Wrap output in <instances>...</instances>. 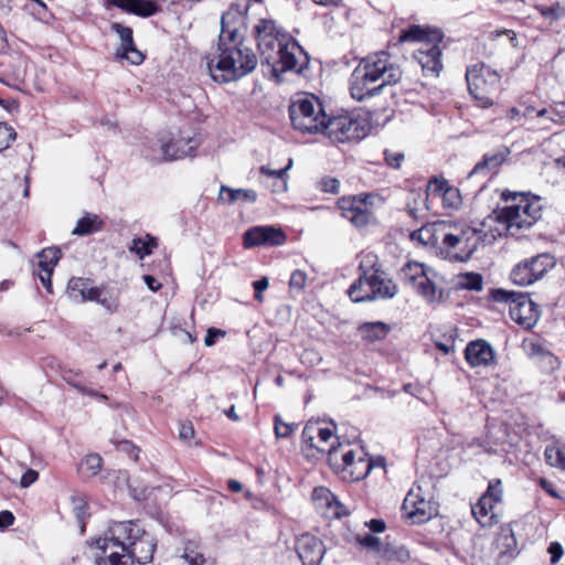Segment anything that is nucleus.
I'll list each match as a JSON object with an SVG mask.
<instances>
[{
  "mask_svg": "<svg viewBox=\"0 0 565 565\" xmlns=\"http://www.w3.org/2000/svg\"><path fill=\"white\" fill-rule=\"evenodd\" d=\"M239 11L228 10L221 18L218 43L206 56V67L214 82L230 83L255 70L258 60L254 51L244 43L238 26L232 22Z\"/></svg>",
  "mask_w": 565,
  "mask_h": 565,
  "instance_id": "obj_1",
  "label": "nucleus"
},
{
  "mask_svg": "<svg viewBox=\"0 0 565 565\" xmlns=\"http://www.w3.org/2000/svg\"><path fill=\"white\" fill-rule=\"evenodd\" d=\"M254 35L262 63L267 64L275 76L287 71L301 72L303 50L276 21L260 19L254 26Z\"/></svg>",
  "mask_w": 565,
  "mask_h": 565,
  "instance_id": "obj_2",
  "label": "nucleus"
},
{
  "mask_svg": "<svg viewBox=\"0 0 565 565\" xmlns=\"http://www.w3.org/2000/svg\"><path fill=\"white\" fill-rule=\"evenodd\" d=\"M441 236V244L448 256L457 262H467L484 242L487 234L479 227L467 223H437L422 226L411 234L413 239H420L425 244L435 243Z\"/></svg>",
  "mask_w": 565,
  "mask_h": 565,
  "instance_id": "obj_3",
  "label": "nucleus"
},
{
  "mask_svg": "<svg viewBox=\"0 0 565 565\" xmlns=\"http://www.w3.org/2000/svg\"><path fill=\"white\" fill-rule=\"evenodd\" d=\"M402 71L387 52L381 51L362 58L350 77L351 96L362 102L377 95L384 86L396 84Z\"/></svg>",
  "mask_w": 565,
  "mask_h": 565,
  "instance_id": "obj_4",
  "label": "nucleus"
},
{
  "mask_svg": "<svg viewBox=\"0 0 565 565\" xmlns=\"http://www.w3.org/2000/svg\"><path fill=\"white\" fill-rule=\"evenodd\" d=\"M359 278L350 286L348 295L354 302L392 299L397 286L381 268L373 253L364 254L359 264Z\"/></svg>",
  "mask_w": 565,
  "mask_h": 565,
  "instance_id": "obj_5",
  "label": "nucleus"
},
{
  "mask_svg": "<svg viewBox=\"0 0 565 565\" xmlns=\"http://www.w3.org/2000/svg\"><path fill=\"white\" fill-rule=\"evenodd\" d=\"M512 201L498 218L505 224L511 235H516L519 231L530 228L541 218L542 203L539 196L525 193H515Z\"/></svg>",
  "mask_w": 565,
  "mask_h": 565,
  "instance_id": "obj_6",
  "label": "nucleus"
},
{
  "mask_svg": "<svg viewBox=\"0 0 565 565\" xmlns=\"http://www.w3.org/2000/svg\"><path fill=\"white\" fill-rule=\"evenodd\" d=\"M468 89L482 108L493 105L501 88V75L484 63L471 65L466 71Z\"/></svg>",
  "mask_w": 565,
  "mask_h": 565,
  "instance_id": "obj_7",
  "label": "nucleus"
},
{
  "mask_svg": "<svg viewBox=\"0 0 565 565\" xmlns=\"http://www.w3.org/2000/svg\"><path fill=\"white\" fill-rule=\"evenodd\" d=\"M126 529L117 525V522L109 526L102 537L96 539L93 544L97 552L95 554L96 565H134L124 539Z\"/></svg>",
  "mask_w": 565,
  "mask_h": 565,
  "instance_id": "obj_8",
  "label": "nucleus"
},
{
  "mask_svg": "<svg viewBox=\"0 0 565 565\" xmlns=\"http://www.w3.org/2000/svg\"><path fill=\"white\" fill-rule=\"evenodd\" d=\"M289 117L295 129L307 134H321L327 115L313 96H302L289 106Z\"/></svg>",
  "mask_w": 565,
  "mask_h": 565,
  "instance_id": "obj_9",
  "label": "nucleus"
},
{
  "mask_svg": "<svg viewBox=\"0 0 565 565\" xmlns=\"http://www.w3.org/2000/svg\"><path fill=\"white\" fill-rule=\"evenodd\" d=\"M342 445L339 444L335 450H330L328 458L333 471L341 475V478L350 481L364 479L372 469L371 460L362 448L348 449L340 454Z\"/></svg>",
  "mask_w": 565,
  "mask_h": 565,
  "instance_id": "obj_10",
  "label": "nucleus"
},
{
  "mask_svg": "<svg viewBox=\"0 0 565 565\" xmlns=\"http://www.w3.org/2000/svg\"><path fill=\"white\" fill-rule=\"evenodd\" d=\"M491 298L497 302L509 303L511 319L524 329H531L537 323L540 310L527 295L504 289H493L491 290Z\"/></svg>",
  "mask_w": 565,
  "mask_h": 565,
  "instance_id": "obj_11",
  "label": "nucleus"
},
{
  "mask_svg": "<svg viewBox=\"0 0 565 565\" xmlns=\"http://www.w3.org/2000/svg\"><path fill=\"white\" fill-rule=\"evenodd\" d=\"M321 134L332 142L360 140L366 136V125L350 114L327 117Z\"/></svg>",
  "mask_w": 565,
  "mask_h": 565,
  "instance_id": "obj_12",
  "label": "nucleus"
},
{
  "mask_svg": "<svg viewBox=\"0 0 565 565\" xmlns=\"http://www.w3.org/2000/svg\"><path fill=\"white\" fill-rule=\"evenodd\" d=\"M117 525L125 526L126 532H129L126 533L124 541L132 563L147 564L151 562L156 551L154 537L134 521L117 522Z\"/></svg>",
  "mask_w": 565,
  "mask_h": 565,
  "instance_id": "obj_13",
  "label": "nucleus"
},
{
  "mask_svg": "<svg viewBox=\"0 0 565 565\" xmlns=\"http://www.w3.org/2000/svg\"><path fill=\"white\" fill-rule=\"evenodd\" d=\"M199 146L195 137L182 136L172 138L168 141H156L149 147V152H145V157L152 161H173L193 156Z\"/></svg>",
  "mask_w": 565,
  "mask_h": 565,
  "instance_id": "obj_14",
  "label": "nucleus"
},
{
  "mask_svg": "<svg viewBox=\"0 0 565 565\" xmlns=\"http://www.w3.org/2000/svg\"><path fill=\"white\" fill-rule=\"evenodd\" d=\"M554 266V257L548 253H542L515 265L510 278L518 286H530L540 280Z\"/></svg>",
  "mask_w": 565,
  "mask_h": 565,
  "instance_id": "obj_15",
  "label": "nucleus"
},
{
  "mask_svg": "<svg viewBox=\"0 0 565 565\" xmlns=\"http://www.w3.org/2000/svg\"><path fill=\"white\" fill-rule=\"evenodd\" d=\"M402 510L405 518L413 524H423L438 513L437 504L424 497L419 486L408 491L403 501Z\"/></svg>",
  "mask_w": 565,
  "mask_h": 565,
  "instance_id": "obj_16",
  "label": "nucleus"
},
{
  "mask_svg": "<svg viewBox=\"0 0 565 565\" xmlns=\"http://www.w3.org/2000/svg\"><path fill=\"white\" fill-rule=\"evenodd\" d=\"M405 281L428 302H439L443 300L444 291L438 289L431 281L419 263H408L403 267Z\"/></svg>",
  "mask_w": 565,
  "mask_h": 565,
  "instance_id": "obj_17",
  "label": "nucleus"
},
{
  "mask_svg": "<svg viewBox=\"0 0 565 565\" xmlns=\"http://www.w3.org/2000/svg\"><path fill=\"white\" fill-rule=\"evenodd\" d=\"M372 199L373 196L370 194L342 198L338 201V209L342 217L347 218L352 225L363 227L373 218Z\"/></svg>",
  "mask_w": 565,
  "mask_h": 565,
  "instance_id": "obj_18",
  "label": "nucleus"
},
{
  "mask_svg": "<svg viewBox=\"0 0 565 565\" xmlns=\"http://www.w3.org/2000/svg\"><path fill=\"white\" fill-rule=\"evenodd\" d=\"M301 438L307 447L328 454V458L330 457V450L338 448L331 443L332 439H338L333 436L332 429L322 427L319 422H308L302 430Z\"/></svg>",
  "mask_w": 565,
  "mask_h": 565,
  "instance_id": "obj_19",
  "label": "nucleus"
},
{
  "mask_svg": "<svg viewBox=\"0 0 565 565\" xmlns=\"http://www.w3.org/2000/svg\"><path fill=\"white\" fill-rule=\"evenodd\" d=\"M440 42L424 41L414 52V60L425 76L437 77L443 70Z\"/></svg>",
  "mask_w": 565,
  "mask_h": 565,
  "instance_id": "obj_20",
  "label": "nucleus"
},
{
  "mask_svg": "<svg viewBox=\"0 0 565 565\" xmlns=\"http://www.w3.org/2000/svg\"><path fill=\"white\" fill-rule=\"evenodd\" d=\"M286 235L279 227L254 226L246 231L243 236L245 248L255 246H280L285 244Z\"/></svg>",
  "mask_w": 565,
  "mask_h": 565,
  "instance_id": "obj_21",
  "label": "nucleus"
},
{
  "mask_svg": "<svg viewBox=\"0 0 565 565\" xmlns=\"http://www.w3.org/2000/svg\"><path fill=\"white\" fill-rule=\"evenodd\" d=\"M0 65L3 67L0 71V82L10 87L20 88L26 75L25 58L19 54H9L2 57Z\"/></svg>",
  "mask_w": 565,
  "mask_h": 565,
  "instance_id": "obj_22",
  "label": "nucleus"
},
{
  "mask_svg": "<svg viewBox=\"0 0 565 565\" xmlns=\"http://www.w3.org/2000/svg\"><path fill=\"white\" fill-rule=\"evenodd\" d=\"M110 28L119 35L121 41L120 47L116 52V57L126 58L134 65L141 64L145 56L139 50H137L134 43L131 28L117 22L113 23Z\"/></svg>",
  "mask_w": 565,
  "mask_h": 565,
  "instance_id": "obj_23",
  "label": "nucleus"
},
{
  "mask_svg": "<svg viewBox=\"0 0 565 565\" xmlns=\"http://www.w3.org/2000/svg\"><path fill=\"white\" fill-rule=\"evenodd\" d=\"M296 551L303 565H319L326 550L318 537L302 534L297 540Z\"/></svg>",
  "mask_w": 565,
  "mask_h": 565,
  "instance_id": "obj_24",
  "label": "nucleus"
},
{
  "mask_svg": "<svg viewBox=\"0 0 565 565\" xmlns=\"http://www.w3.org/2000/svg\"><path fill=\"white\" fill-rule=\"evenodd\" d=\"M465 358L472 367L488 366L494 361V352L487 341L477 340L467 345Z\"/></svg>",
  "mask_w": 565,
  "mask_h": 565,
  "instance_id": "obj_25",
  "label": "nucleus"
},
{
  "mask_svg": "<svg viewBox=\"0 0 565 565\" xmlns=\"http://www.w3.org/2000/svg\"><path fill=\"white\" fill-rule=\"evenodd\" d=\"M102 289L90 286L89 280L73 277L67 284V295L76 302L99 300Z\"/></svg>",
  "mask_w": 565,
  "mask_h": 565,
  "instance_id": "obj_26",
  "label": "nucleus"
},
{
  "mask_svg": "<svg viewBox=\"0 0 565 565\" xmlns=\"http://www.w3.org/2000/svg\"><path fill=\"white\" fill-rule=\"evenodd\" d=\"M108 3L128 13L148 18L159 11V7L151 0H108Z\"/></svg>",
  "mask_w": 565,
  "mask_h": 565,
  "instance_id": "obj_27",
  "label": "nucleus"
},
{
  "mask_svg": "<svg viewBox=\"0 0 565 565\" xmlns=\"http://www.w3.org/2000/svg\"><path fill=\"white\" fill-rule=\"evenodd\" d=\"M443 36L441 31L438 29L411 25L401 33L399 42H418L420 46L424 41L441 42Z\"/></svg>",
  "mask_w": 565,
  "mask_h": 565,
  "instance_id": "obj_28",
  "label": "nucleus"
},
{
  "mask_svg": "<svg viewBox=\"0 0 565 565\" xmlns=\"http://www.w3.org/2000/svg\"><path fill=\"white\" fill-rule=\"evenodd\" d=\"M494 505L495 503L492 502L491 499L481 495L477 503L471 507V513L481 526L492 525V521L494 519Z\"/></svg>",
  "mask_w": 565,
  "mask_h": 565,
  "instance_id": "obj_29",
  "label": "nucleus"
},
{
  "mask_svg": "<svg viewBox=\"0 0 565 565\" xmlns=\"http://www.w3.org/2000/svg\"><path fill=\"white\" fill-rule=\"evenodd\" d=\"M218 200L228 204L237 201L253 203L257 200V193L249 189H232L226 185H222L218 193Z\"/></svg>",
  "mask_w": 565,
  "mask_h": 565,
  "instance_id": "obj_30",
  "label": "nucleus"
},
{
  "mask_svg": "<svg viewBox=\"0 0 565 565\" xmlns=\"http://www.w3.org/2000/svg\"><path fill=\"white\" fill-rule=\"evenodd\" d=\"M391 328L384 322H366L359 327V332L363 340L375 342L386 338Z\"/></svg>",
  "mask_w": 565,
  "mask_h": 565,
  "instance_id": "obj_31",
  "label": "nucleus"
},
{
  "mask_svg": "<svg viewBox=\"0 0 565 565\" xmlns=\"http://www.w3.org/2000/svg\"><path fill=\"white\" fill-rule=\"evenodd\" d=\"M103 221L96 214L86 213L76 223V226L72 231L73 235L85 236L96 233L102 230Z\"/></svg>",
  "mask_w": 565,
  "mask_h": 565,
  "instance_id": "obj_32",
  "label": "nucleus"
},
{
  "mask_svg": "<svg viewBox=\"0 0 565 565\" xmlns=\"http://www.w3.org/2000/svg\"><path fill=\"white\" fill-rule=\"evenodd\" d=\"M505 160L504 152H495L492 154H484L483 159L478 162L469 172L468 177L472 178L477 174H487L491 170L498 168Z\"/></svg>",
  "mask_w": 565,
  "mask_h": 565,
  "instance_id": "obj_33",
  "label": "nucleus"
},
{
  "mask_svg": "<svg viewBox=\"0 0 565 565\" xmlns=\"http://www.w3.org/2000/svg\"><path fill=\"white\" fill-rule=\"evenodd\" d=\"M39 271L53 273L58 259L61 258V250L57 247H49L42 249L38 255Z\"/></svg>",
  "mask_w": 565,
  "mask_h": 565,
  "instance_id": "obj_34",
  "label": "nucleus"
},
{
  "mask_svg": "<svg viewBox=\"0 0 565 565\" xmlns=\"http://www.w3.org/2000/svg\"><path fill=\"white\" fill-rule=\"evenodd\" d=\"M545 460L551 467H556L565 471V445H550L545 448Z\"/></svg>",
  "mask_w": 565,
  "mask_h": 565,
  "instance_id": "obj_35",
  "label": "nucleus"
},
{
  "mask_svg": "<svg viewBox=\"0 0 565 565\" xmlns=\"http://www.w3.org/2000/svg\"><path fill=\"white\" fill-rule=\"evenodd\" d=\"M534 362L545 373L555 371L559 365L558 359L548 350Z\"/></svg>",
  "mask_w": 565,
  "mask_h": 565,
  "instance_id": "obj_36",
  "label": "nucleus"
},
{
  "mask_svg": "<svg viewBox=\"0 0 565 565\" xmlns=\"http://www.w3.org/2000/svg\"><path fill=\"white\" fill-rule=\"evenodd\" d=\"M307 274L300 269H296L291 273L289 279L290 291L295 295H299L303 291L307 285Z\"/></svg>",
  "mask_w": 565,
  "mask_h": 565,
  "instance_id": "obj_37",
  "label": "nucleus"
},
{
  "mask_svg": "<svg viewBox=\"0 0 565 565\" xmlns=\"http://www.w3.org/2000/svg\"><path fill=\"white\" fill-rule=\"evenodd\" d=\"M291 163H292V161L289 160L288 166L286 168L279 169V170H271L267 167H262L260 173L276 179L278 181V188L280 190H286L287 189V182H286L287 170L291 167Z\"/></svg>",
  "mask_w": 565,
  "mask_h": 565,
  "instance_id": "obj_38",
  "label": "nucleus"
},
{
  "mask_svg": "<svg viewBox=\"0 0 565 565\" xmlns=\"http://www.w3.org/2000/svg\"><path fill=\"white\" fill-rule=\"evenodd\" d=\"M460 285L463 289L480 291L483 287V279L480 274L468 273L462 277Z\"/></svg>",
  "mask_w": 565,
  "mask_h": 565,
  "instance_id": "obj_39",
  "label": "nucleus"
},
{
  "mask_svg": "<svg viewBox=\"0 0 565 565\" xmlns=\"http://www.w3.org/2000/svg\"><path fill=\"white\" fill-rule=\"evenodd\" d=\"M535 9L546 19L551 20V23L554 20H558L563 17H565V8L559 6V3H556L552 7H544V6H535Z\"/></svg>",
  "mask_w": 565,
  "mask_h": 565,
  "instance_id": "obj_40",
  "label": "nucleus"
},
{
  "mask_svg": "<svg viewBox=\"0 0 565 565\" xmlns=\"http://www.w3.org/2000/svg\"><path fill=\"white\" fill-rule=\"evenodd\" d=\"M157 244L153 239L143 241L142 238L132 239L130 250L136 253L140 258H143L146 255L151 253L152 247Z\"/></svg>",
  "mask_w": 565,
  "mask_h": 565,
  "instance_id": "obj_41",
  "label": "nucleus"
},
{
  "mask_svg": "<svg viewBox=\"0 0 565 565\" xmlns=\"http://www.w3.org/2000/svg\"><path fill=\"white\" fill-rule=\"evenodd\" d=\"M317 188L324 193L337 194L340 189V181L337 178L326 175L317 182Z\"/></svg>",
  "mask_w": 565,
  "mask_h": 565,
  "instance_id": "obj_42",
  "label": "nucleus"
},
{
  "mask_svg": "<svg viewBox=\"0 0 565 565\" xmlns=\"http://www.w3.org/2000/svg\"><path fill=\"white\" fill-rule=\"evenodd\" d=\"M17 138L14 129L3 122H0V151L7 149Z\"/></svg>",
  "mask_w": 565,
  "mask_h": 565,
  "instance_id": "obj_43",
  "label": "nucleus"
},
{
  "mask_svg": "<svg viewBox=\"0 0 565 565\" xmlns=\"http://www.w3.org/2000/svg\"><path fill=\"white\" fill-rule=\"evenodd\" d=\"M450 185L448 181L443 178H433L427 184V191L436 196L443 198Z\"/></svg>",
  "mask_w": 565,
  "mask_h": 565,
  "instance_id": "obj_44",
  "label": "nucleus"
},
{
  "mask_svg": "<svg viewBox=\"0 0 565 565\" xmlns=\"http://www.w3.org/2000/svg\"><path fill=\"white\" fill-rule=\"evenodd\" d=\"M503 490L501 487V480L495 479L489 482L487 491L482 494V497H488L492 502L500 503L502 500Z\"/></svg>",
  "mask_w": 565,
  "mask_h": 565,
  "instance_id": "obj_45",
  "label": "nucleus"
},
{
  "mask_svg": "<svg viewBox=\"0 0 565 565\" xmlns=\"http://www.w3.org/2000/svg\"><path fill=\"white\" fill-rule=\"evenodd\" d=\"M181 559L186 565H204V563H205L203 554L195 551L194 548H191L190 546H186L184 548V552L181 555Z\"/></svg>",
  "mask_w": 565,
  "mask_h": 565,
  "instance_id": "obj_46",
  "label": "nucleus"
},
{
  "mask_svg": "<svg viewBox=\"0 0 565 565\" xmlns=\"http://www.w3.org/2000/svg\"><path fill=\"white\" fill-rule=\"evenodd\" d=\"M83 465L90 476H96L102 469L103 459L97 454H90L86 456Z\"/></svg>",
  "mask_w": 565,
  "mask_h": 565,
  "instance_id": "obj_47",
  "label": "nucleus"
},
{
  "mask_svg": "<svg viewBox=\"0 0 565 565\" xmlns=\"http://www.w3.org/2000/svg\"><path fill=\"white\" fill-rule=\"evenodd\" d=\"M275 435L277 438H287L295 429L294 424L282 422L279 415L275 416Z\"/></svg>",
  "mask_w": 565,
  "mask_h": 565,
  "instance_id": "obj_48",
  "label": "nucleus"
},
{
  "mask_svg": "<svg viewBox=\"0 0 565 565\" xmlns=\"http://www.w3.org/2000/svg\"><path fill=\"white\" fill-rule=\"evenodd\" d=\"M523 347L527 355L534 361L537 360L544 352H546V349L535 340L524 341Z\"/></svg>",
  "mask_w": 565,
  "mask_h": 565,
  "instance_id": "obj_49",
  "label": "nucleus"
},
{
  "mask_svg": "<svg viewBox=\"0 0 565 565\" xmlns=\"http://www.w3.org/2000/svg\"><path fill=\"white\" fill-rule=\"evenodd\" d=\"M444 204L451 209H458L461 204V199L458 189L449 188L446 190L445 195L443 196Z\"/></svg>",
  "mask_w": 565,
  "mask_h": 565,
  "instance_id": "obj_50",
  "label": "nucleus"
},
{
  "mask_svg": "<svg viewBox=\"0 0 565 565\" xmlns=\"http://www.w3.org/2000/svg\"><path fill=\"white\" fill-rule=\"evenodd\" d=\"M404 158H405V156L401 151H393L390 149H386L384 151V159H385L386 163L394 169L401 168L402 162L404 161Z\"/></svg>",
  "mask_w": 565,
  "mask_h": 565,
  "instance_id": "obj_51",
  "label": "nucleus"
},
{
  "mask_svg": "<svg viewBox=\"0 0 565 565\" xmlns=\"http://www.w3.org/2000/svg\"><path fill=\"white\" fill-rule=\"evenodd\" d=\"M87 504L83 500H74V512L79 523L81 531H85V518L87 515Z\"/></svg>",
  "mask_w": 565,
  "mask_h": 565,
  "instance_id": "obj_52",
  "label": "nucleus"
},
{
  "mask_svg": "<svg viewBox=\"0 0 565 565\" xmlns=\"http://www.w3.org/2000/svg\"><path fill=\"white\" fill-rule=\"evenodd\" d=\"M269 286V281L266 277H263L262 279L255 280L253 282V287L255 289V299L258 302H262L264 300L263 291L266 290Z\"/></svg>",
  "mask_w": 565,
  "mask_h": 565,
  "instance_id": "obj_53",
  "label": "nucleus"
},
{
  "mask_svg": "<svg viewBox=\"0 0 565 565\" xmlns=\"http://www.w3.org/2000/svg\"><path fill=\"white\" fill-rule=\"evenodd\" d=\"M39 479V472L33 469H28L21 477L20 486L28 488Z\"/></svg>",
  "mask_w": 565,
  "mask_h": 565,
  "instance_id": "obj_54",
  "label": "nucleus"
},
{
  "mask_svg": "<svg viewBox=\"0 0 565 565\" xmlns=\"http://www.w3.org/2000/svg\"><path fill=\"white\" fill-rule=\"evenodd\" d=\"M226 332L224 330H221V329H216V328H210L207 329V332H206V337L204 339V343L206 347H212L215 341H216V338L218 337H225Z\"/></svg>",
  "mask_w": 565,
  "mask_h": 565,
  "instance_id": "obj_55",
  "label": "nucleus"
},
{
  "mask_svg": "<svg viewBox=\"0 0 565 565\" xmlns=\"http://www.w3.org/2000/svg\"><path fill=\"white\" fill-rule=\"evenodd\" d=\"M548 553L551 554V563L556 564L563 556V547L558 542H553L548 546Z\"/></svg>",
  "mask_w": 565,
  "mask_h": 565,
  "instance_id": "obj_56",
  "label": "nucleus"
},
{
  "mask_svg": "<svg viewBox=\"0 0 565 565\" xmlns=\"http://www.w3.org/2000/svg\"><path fill=\"white\" fill-rule=\"evenodd\" d=\"M194 436V428L191 423H182L179 429L180 439L188 441Z\"/></svg>",
  "mask_w": 565,
  "mask_h": 565,
  "instance_id": "obj_57",
  "label": "nucleus"
},
{
  "mask_svg": "<svg viewBox=\"0 0 565 565\" xmlns=\"http://www.w3.org/2000/svg\"><path fill=\"white\" fill-rule=\"evenodd\" d=\"M313 499L318 500V499H323L326 501V504L327 505H330L331 503V499H334L333 494L330 492L329 489L327 488H323V487H320V488H316L315 491H313Z\"/></svg>",
  "mask_w": 565,
  "mask_h": 565,
  "instance_id": "obj_58",
  "label": "nucleus"
},
{
  "mask_svg": "<svg viewBox=\"0 0 565 565\" xmlns=\"http://www.w3.org/2000/svg\"><path fill=\"white\" fill-rule=\"evenodd\" d=\"M95 301L100 303L110 312H115L118 309V302L116 299L99 296V300Z\"/></svg>",
  "mask_w": 565,
  "mask_h": 565,
  "instance_id": "obj_59",
  "label": "nucleus"
},
{
  "mask_svg": "<svg viewBox=\"0 0 565 565\" xmlns=\"http://www.w3.org/2000/svg\"><path fill=\"white\" fill-rule=\"evenodd\" d=\"M14 522V515L10 511L0 512V529H6L12 525Z\"/></svg>",
  "mask_w": 565,
  "mask_h": 565,
  "instance_id": "obj_60",
  "label": "nucleus"
},
{
  "mask_svg": "<svg viewBox=\"0 0 565 565\" xmlns=\"http://www.w3.org/2000/svg\"><path fill=\"white\" fill-rule=\"evenodd\" d=\"M143 281L151 291H158L161 288V284L151 275H145Z\"/></svg>",
  "mask_w": 565,
  "mask_h": 565,
  "instance_id": "obj_61",
  "label": "nucleus"
},
{
  "mask_svg": "<svg viewBox=\"0 0 565 565\" xmlns=\"http://www.w3.org/2000/svg\"><path fill=\"white\" fill-rule=\"evenodd\" d=\"M52 274L53 273H49L47 270L45 273H43V271L38 273V276H39L41 282L43 284V286L45 287V289L49 292H52V282H51Z\"/></svg>",
  "mask_w": 565,
  "mask_h": 565,
  "instance_id": "obj_62",
  "label": "nucleus"
},
{
  "mask_svg": "<svg viewBox=\"0 0 565 565\" xmlns=\"http://www.w3.org/2000/svg\"><path fill=\"white\" fill-rule=\"evenodd\" d=\"M361 543L364 546L375 548L380 545V539L377 536H374L372 534H366L362 540Z\"/></svg>",
  "mask_w": 565,
  "mask_h": 565,
  "instance_id": "obj_63",
  "label": "nucleus"
},
{
  "mask_svg": "<svg viewBox=\"0 0 565 565\" xmlns=\"http://www.w3.org/2000/svg\"><path fill=\"white\" fill-rule=\"evenodd\" d=\"M369 527L371 531L375 533L383 532L385 529V523L383 520L373 519L369 523Z\"/></svg>",
  "mask_w": 565,
  "mask_h": 565,
  "instance_id": "obj_64",
  "label": "nucleus"
}]
</instances>
